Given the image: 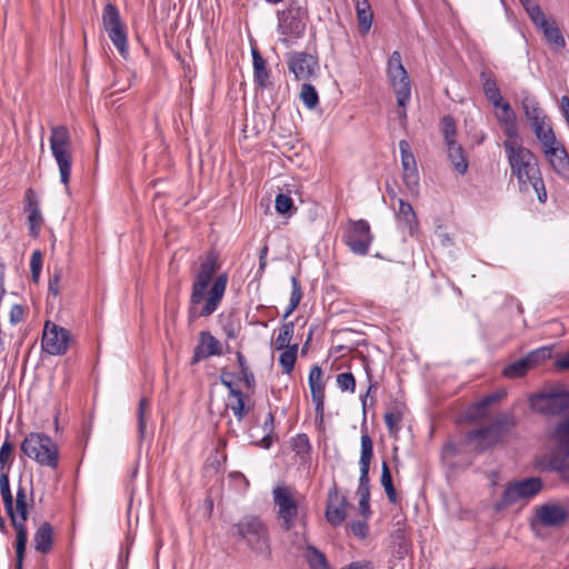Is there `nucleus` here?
Wrapping results in <instances>:
<instances>
[{"instance_id":"nucleus-36","label":"nucleus","mask_w":569,"mask_h":569,"mask_svg":"<svg viewBox=\"0 0 569 569\" xmlns=\"http://www.w3.org/2000/svg\"><path fill=\"white\" fill-rule=\"evenodd\" d=\"M531 369L526 357H522L503 368V376L509 379L523 377Z\"/></svg>"},{"instance_id":"nucleus-45","label":"nucleus","mask_w":569,"mask_h":569,"mask_svg":"<svg viewBox=\"0 0 569 569\" xmlns=\"http://www.w3.org/2000/svg\"><path fill=\"white\" fill-rule=\"evenodd\" d=\"M150 411V402L147 398H141L138 406V431L140 441L144 439L147 432V415Z\"/></svg>"},{"instance_id":"nucleus-9","label":"nucleus","mask_w":569,"mask_h":569,"mask_svg":"<svg viewBox=\"0 0 569 569\" xmlns=\"http://www.w3.org/2000/svg\"><path fill=\"white\" fill-rule=\"evenodd\" d=\"M543 488L539 477H530L518 481L509 482L500 498L493 506L496 511L512 506L521 500H529L536 497Z\"/></svg>"},{"instance_id":"nucleus-44","label":"nucleus","mask_w":569,"mask_h":569,"mask_svg":"<svg viewBox=\"0 0 569 569\" xmlns=\"http://www.w3.org/2000/svg\"><path fill=\"white\" fill-rule=\"evenodd\" d=\"M300 99L309 110L315 109L319 103V96L316 88L308 82L303 83L301 87Z\"/></svg>"},{"instance_id":"nucleus-16","label":"nucleus","mask_w":569,"mask_h":569,"mask_svg":"<svg viewBox=\"0 0 569 569\" xmlns=\"http://www.w3.org/2000/svg\"><path fill=\"white\" fill-rule=\"evenodd\" d=\"M288 68L293 73L296 80L309 81L315 78L319 70L317 56L305 51H293L288 53Z\"/></svg>"},{"instance_id":"nucleus-63","label":"nucleus","mask_w":569,"mask_h":569,"mask_svg":"<svg viewBox=\"0 0 569 569\" xmlns=\"http://www.w3.org/2000/svg\"><path fill=\"white\" fill-rule=\"evenodd\" d=\"M360 511L365 518L370 516V496H360L359 500Z\"/></svg>"},{"instance_id":"nucleus-47","label":"nucleus","mask_w":569,"mask_h":569,"mask_svg":"<svg viewBox=\"0 0 569 569\" xmlns=\"http://www.w3.org/2000/svg\"><path fill=\"white\" fill-rule=\"evenodd\" d=\"M237 361L240 368L241 379L243 380L247 388H253L256 385L254 376L250 370L244 356L238 351L237 352Z\"/></svg>"},{"instance_id":"nucleus-57","label":"nucleus","mask_w":569,"mask_h":569,"mask_svg":"<svg viewBox=\"0 0 569 569\" xmlns=\"http://www.w3.org/2000/svg\"><path fill=\"white\" fill-rule=\"evenodd\" d=\"M500 399V395L499 393H491V395H488L486 397H483L482 399H480L479 401H477L472 409L475 411L478 412V415H482L483 411L490 406L492 405L493 402L498 401Z\"/></svg>"},{"instance_id":"nucleus-2","label":"nucleus","mask_w":569,"mask_h":569,"mask_svg":"<svg viewBox=\"0 0 569 569\" xmlns=\"http://www.w3.org/2000/svg\"><path fill=\"white\" fill-rule=\"evenodd\" d=\"M502 146L511 174L518 180L519 190L522 193L533 191L538 201L545 203L548 196L537 156L528 148L517 144L516 141L505 140Z\"/></svg>"},{"instance_id":"nucleus-23","label":"nucleus","mask_w":569,"mask_h":569,"mask_svg":"<svg viewBox=\"0 0 569 569\" xmlns=\"http://www.w3.org/2000/svg\"><path fill=\"white\" fill-rule=\"evenodd\" d=\"M220 341L209 331H201L199 335V343L196 346L191 359V363H198L211 356H220Z\"/></svg>"},{"instance_id":"nucleus-59","label":"nucleus","mask_w":569,"mask_h":569,"mask_svg":"<svg viewBox=\"0 0 569 569\" xmlns=\"http://www.w3.org/2000/svg\"><path fill=\"white\" fill-rule=\"evenodd\" d=\"M231 373L230 372H227V371H223L221 375H220V382L228 389L229 391V396H232L234 395L236 392H239L241 391L240 389L236 388L234 383L232 382L231 380Z\"/></svg>"},{"instance_id":"nucleus-26","label":"nucleus","mask_w":569,"mask_h":569,"mask_svg":"<svg viewBox=\"0 0 569 569\" xmlns=\"http://www.w3.org/2000/svg\"><path fill=\"white\" fill-rule=\"evenodd\" d=\"M521 107L530 124L547 119L537 99L527 90L521 91Z\"/></svg>"},{"instance_id":"nucleus-6","label":"nucleus","mask_w":569,"mask_h":569,"mask_svg":"<svg viewBox=\"0 0 569 569\" xmlns=\"http://www.w3.org/2000/svg\"><path fill=\"white\" fill-rule=\"evenodd\" d=\"M306 20L307 10L298 1H290L284 10L278 12L277 31L284 37L280 41L288 44L289 40L301 38Z\"/></svg>"},{"instance_id":"nucleus-43","label":"nucleus","mask_w":569,"mask_h":569,"mask_svg":"<svg viewBox=\"0 0 569 569\" xmlns=\"http://www.w3.org/2000/svg\"><path fill=\"white\" fill-rule=\"evenodd\" d=\"M381 486L383 487L386 495L391 503L397 502V492L392 483V477L389 466L386 461L382 462L381 467Z\"/></svg>"},{"instance_id":"nucleus-1","label":"nucleus","mask_w":569,"mask_h":569,"mask_svg":"<svg viewBox=\"0 0 569 569\" xmlns=\"http://www.w3.org/2000/svg\"><path fill=\"white\" fill-rule=\"evenodd\" d=\"M218 270V257L210 252L201 261L192 283L189 309L190 320L197 317H209L219 308L228 284V273L213 276Z\"/></svg>"},{"instance_id":"nucleus-54","label":"nucleus","mask_w":569,"mask_h":569,"mask_svg":"<svg viewBox=\"0 0 569 569\" xmlns=\"http://www.w3.org/2000/svg\"><path fill=\"white\" fill-rule=\"evenodd\" d=\"M337 386L341 391L355 392L356 380L351 372H342L337 376Z\"/></svg>"},{"instance_id":"nucleus-55","label":"nucleus","mask_w":569,"mask_h":569,"mask_svg":"<svg viewBox=\"0 0 569 569\" xmlns=\"http://www.w3.org/2000/svg\"><path fill=\"white\" fill-rule=\"evenodd\" d=\"M31 279L33 282H38L42 269V254L40 250H34L31 254L30 260Z\"/></svg>"},{"instance_id":"nucleus-58","label":"nucleus","mask_w":569,"mask_h":569,"mask_svg":"<svg viewBox=\"0 0 569 569\" xmlns=\"http://www.w3.org/2000/svg\"><path fill=\"white\" fill-rule=\"evenodd\" d=\"M553 438L558 443H569V419L556 427Z\"/></svg>"},{"instance_id":"nucleus-50","label":"nucleus","mask_w":569,"mask_h":569,"mask_svg":"<svg viewBox=\"0 0 569 569\" xmlns=\"http://www.w3.org/2000/svg\"><path fill=\"white\" fill-rule=\"evenodd\" d=\"M12 450L13 445L10 441V435L8 433L6 440L0 447V472L9 471L7 463L11 459Z\"/></svg>"},{"instance_id":"nucleus-48","label":"nucleus","mask_w":569,"mask_h":569,"mask_svg":"<svg viewBox=\"0 0 569 569\" xmlns=\"http://www.w3.org/2000/svg\"><path fill=\"white\" fill-rule=\"evenodd\" d=\"M385 423L388 428L390 436H397L400 430V422L402 420V413L399 410H391L383 416Z\"/></svg>"},{"instance_id":"nucleus-37","label":"nucleus","mask_w":569,"mask_h":569,"mask_svg":"<svg viewBox=\"0 0 569 569\" xmlns=\"http://www.w3.org/2000/svg\"><path fill=\"white\" fill-rule=\"evenodd\" d=\"M291 293H290V301L287 306L286 312L282 317V320H286L299 306L301 298H302V289L300 286V282L296 276L291 277Z\"/></svg>"},{"instance_id":"nucleus-53","label":"nucleus","mask_w":569,"mask_h":569,"mask_svg":"<svg viewBox=\"0 0 569 569\" xmlns=\"http://www.w3.org/2000/svg\"><path fill=\"white\" fill-rule=\"evenodd\" d=\"M526 12L528 13L530 20L533 22V24L538 28L542 27L548 22L549 20L546 18L541 7L536 2L531 7L526 9Z\"/></svg>"},{"instance_id":"nucleus-8","label":"nucleus","mask_w":569,"mask_h":569,"mask_svg":"<svg viewBox=\"0 0 569 569\" xmlns=\"http://www.w3.org/2000/svg\"><path fill=\"white\" fill-rule=\"evenodd\" d=\"M387 76L395 91L398 106L405 109L411 99V81L399 51H393L390 54L387 61Z\"/></svg>"},{"instance_id":"nucleus-28","label":"nucleus","mask_w":569,"mask_h":569,"mask_svg":"<svg viewBox=\"0 0 569 569\" xmlns=\"http://www.w3.org/2000/svg\"><path fill=\"white\" fill-rule=\"evenodd\" d=\"M446 146L448 159L452 167L458 173L465 174L468 171L469 162L462 146L457 141L450 142Z\"/></svg>"},{"instance_id":"nucleus-25","label":"nucleus","mask_w":569,"mask_h":569,"mask_svg":"<svg viewBox=\"0 0 569 569\" xmlns=\"http://www.w3.org/2000/svg\"><path fill=\"white\" fill-rule=\"evenodd\" d=\"M398 201L399 210L396 214L398 227L406 230L409 236H413L419 228L417 214L409 202L403 199H399Z\"/></svg>"},{"instance_id":"nucleus-20","label":"nucleus","mask_w":569,"mask_h":569,"mask_svg":"<svg viewBox=\"0 0 569 569\" xmlns=\"http://www.w3.org/2000/svg\"><path fill=\"white\" fill-rule=\"evenodd\" d=\"M347 517V501L340 496L337 486H333L328 492V502L326 506V519L333 526H340Z\"/></svg>"},{"instance_id":"nucleus-41","label":"nucleus","mask_w":569,"mask_h":569,"mask_svg":"<svg viewBox=\"0 0 569 569\" xmlns=\"http://www.w3.org/2000/svg\"><path fill=\"white\" fill-rule=\"evenodd\" d=\"M274 417L271 411L267 413V417L261 426L263 436L262 438L257 441V445L260 448L269 449L272 446V435L274 429Z\"/></svg>"},{"instance_id":"nucleus-38","label":"nucleus","mask_w":569,"mask_h":569,"mask_svg":"<svg viewBox=\"0 0 569 569\" xmlns=\"http://www.w3.org/2000/svg\"><path fill=\"white\" fill-rule=\"evenodd\" d=\"M298 343H293L291 347L282 349L279 356V363L282 367L284 373L289 375L295 368L298 352Z\"/></svg>"},{"instance_id":"nucleus-56","label":"nucleus","mask_w":569,"mask_h":569,"mask_svg":"<svg viewBox=\"0 0 569 569\" xmlns=\"http://www.w3.org/2000/svg\"><path fill=\"white\" fill-rule=\"evenodd\" d=\"M274 207L278 213H288L293 208V201L290 196L286 193H279L276 197Z\"/></svg>"},{"instance_id":"nucleus-24","label":"nucleus","mask_w":569,"mask_h":569,"mask_svg":"<svg viewBox=\"0 0 569 569\" xmlns=\"http://www.w3.org/2000/svg\"><path fill=\"white\" fill-rule=\"evenodd\" d=\"M496 108L500 110L497 112L496 117L498 122L503 127L505 133L508 137L507 140L515 141V139L518 138V122L513 109L510 103L505 100Z\"/></svg>"},{"instance_id":"nucleus-64","label":"nucleus","mask_w":569,"mask_h":569,"mask_svg":"<svg viewBox=\"0 0 569 569\" xmlns=\"http://www.w3.org/2000/svg\"><path fill=\"white\" fill-rule=\"evenodd\" d=\"M555 367L558 370H569V351L555 361Z\"/></svg>"},{"instance_id":"nucleus-13","label":"nucleus","mask_w":569,"mask_h":569,"mask_svg":"<svg viewBox=\"0 0 569 569\" xmlns=\"http://www.w3.org/2000/svg\"><path fill=\"white\" fill-rule=\"evenodd\" d=\"M509 426V418L498 419L492 423L471 430L467 433V441L473 445L477 452H482L499 442Z\"/></svg>"},{"instance_id":"nucleus-35","label":"nucleus","mask_w":569,"mask_h":569,"mask_svg":"<svg viewBox=\"0 0 569 569\" xmlns=\"http://www.w3.org/2000/svg\"><path fill=\"white\" fill-rule=\"evenodd\" d=\"M238 421H241L249 412L246 406V395L242 391L228 397V405Z\"/></svg>"},{"instance_id":"nucleus-62","label":"nucleus","mask_w":569,"mask_h":569,"mask_svg":"<svg viewBox=\"0 0 569 569\" xmlns=\"http://www.w3.org/2000/svg\"><path fill=\"white\" fill-rule=\"evenodd\" d=\"M23 319V308L20 305H13L10 310V321L16 325Z\"/></svg>"},{"instance_id":"nucleus-7","label":"nucleus","mask_w":569,"mask_h":569,"mask_svg":"<svg viewBox=\"0 0 569 569\" xmlns=\"http://www.w3.org/2000/svg\"><path fill=\"white\" fill-rule=\"evenodd\" d=\"M569 519V503L561 500H549L533 507L530 519L532 528H560Z\"/></svg>"},{"instance_id":"nucleus-31","label":"nucleus","mask_w":569,"mask_h":569,"mask_svg":"<svg viewBox=\"0 0 569 569\" xmlns=\"http://www.w3.org/2000/svg\"><path fill=\"white\" fill-rule=\"evenodd\" d=\"M356 13L357 20L359 24V29L362 34L369 32L372 21H373V12L371 10V6L368 0H357L356 3Z\"/></svg>"},{"instance_id":"nucleus-51","label":"nucleus","mask_w":569,"mask_h":569,"mask_svg":"<svg viewBox=\"0 0 569 569\" xmlns=\"http://www.w3.org/2000/svg\"><path fill=\"white\" fill-rule=\"evenodd\" d=\"M551 349L548 347H541L530 351L527 356H525L530 365V367H535L539 362L550 358Z\"/></svg>"},{"instance_id":"nucleus-11","label":"nucleus","mask_w":569,"mask_h":569,"mask_svg":"<svg viewBox=\"0 0 569 569\" xmlns=\"http://www.w3.org/2000/svg\"><path fill=\"white\" fill-rule=\"evenodd\" d=\"M530 408L543 416H557L569 410V391L551 390L530 396Z\"/></svg>"},{"instance_id":"nucleus-61","label":"nucleus","mask_w":569,"mask_h":569,"mask_svg":"<svg viewBox=\"0 0 569 569\" xmlns=\"http://www.w3.org/2000/svg\"><path fill=\"white\" fill-rule=\"evenodd\" d=\"M60 278H61V274L60 272H57L53 274L52 278H50L49 280V286H48V290H49V293H51L52 296H58L59 295V290H60Z\"/></svg>"},{"instance_id":"nucleus-3","label":"nucleus","mask_w":569,"mask_h":569,"mask_svg":"<svg viewBox=\"0 0 569 569\" xmlns=\"http://www.w3.org/2000/svg\"><path fill=\"white\" fill-rule=\"evenodd\" d=\"M234 535L257 556L271 559V539L266 523L257 516H243L232 526Z\"/></svg>"},{"instance_id":"nucleus-29","label":"nucleus","mask_w":569,"mask_h":569,"mask_svg":"<svg viewBox=\"0 0 569 569\" xmlns=\"http://www.w3.org/2000/svg\"><path fill=\"white\" fill-rule=\"evenodd\" d=\"M251 56L254 81L259 87L267 88L270 84V72L267 69L266 61L257 49H252Z\"/></svg>"},{"instance_id":"nucleus-18","label":"nucleus","mask_w":569,"mask_h":569,"mask_svg":"<svg viewBox=\"0 0 569 569\" xmlns=\"http://www.w3.org/2000/svg\"><path fill=\"white\" fill-rule=\"evenodd\" d=\"M22 476L19 478V483L16 492V499H12V516H8L16 529L17 536L20 530L28 533L26 521L28 520V493L27 488L22 486Z\"/></svg>"},{"instance_id":"nucleus-39","label":"nucleus","mask_w":569,"mask_h":569,"mask_svg":"<svg viewBox=\"0 0 569 569\" xmlns=\"http://www.w3.org/2000/svg\"><path fill=\"white\" fill-rule=\"evenodd\" d=\"M0 495L8 516H12V493L10 489L9 471L0 472Z\"/></svg>"},{"instance_id":"nucleus-10","label":"nucleus","mask_w":569,"mask_h":569,"mask_svg":"<svg viewBox=\"0 0 569 569\" xmlns=\"http://www.w3.org/2000/svg\"><path fill=\"white\" fill-rule=\"evenodd\" d=\"M102 26L119 53L123 58H127L129 53L127 30L123 22L121 21L118 8L110 2H108L103 8Z\"/></svg>"},{"instance_id":"nucleus-33","label":"nucleus","mask_w":569,"mask_h":569,"mask_svg":"<svg viewBox=\"0 0 569 569\" xmlns=\"http://www.w3.org/2000/svg\"><path fill=\"white\" fill-rule=\"evenodd\" d=\"M539 29H541L548 43H550L555 49H562L566 47L565 37L555 21H548Z\"/></svg>"},{"instance_id":"nucleus-15","label":"nucleus","mask_w":569,"mask_h":569,"mask_svg":"<svg viewBox=\"0 0 569 569\" xmlns=\"http://www.w3.org/2000/svg\"><path fill=\"white\" fill-rule=\"evenodd\" d=\"M71 340L69 330L57 326L50 321L44 323L42 335V349L49 355L60 356L67 352Z\"/></svg>"},{"instance_id":"nucleus-52","label":"nucleus","mask_w":569,"mask_h":569,"mask_svg":"<svg viewBox=\"0 0 569 569\" xmlns=\"http://www.w3.org/2000/svg\"><path fill=\"white\" fill-rule=\"evenodd\" d=\"M28 541V533H23L22 530H20L19 535L17 536V542H16V569H22V561L24 557L26 546Z\"/></svg>"},{"instance_id":"nucleus-46","label":"nucleus","mask_w":569,"mask_h":569,"mask_svg":"<svg viewBox=\"0 0 569 569\" xmlns=\"http://www.w3.org/2000/svg\"><path fill=\"white\" fill-rule=\"evenodd\" d=\"M440 126L446 144L456 142L457 127L455 119L451 116H445L440 121Z\"/></svg>"},{"instance_id":"nucleus-40","label":"nucleus","mask_w":569,"mask_h":569,"mask_svg":"<svg viewBox=\"0 0 569 569\" xmlns=\"http://www.w3.org/2000/svg\"><path fill=\"white\" fill-rule=\"evenodd\" d=\"M399 151L401 157L402 172L417 170L416 158L407 140L399 141Z\"/></svg>"},{"instance_id":"nucleus-27","label":"nucleus","mask_w":569,"mask_h":569,"mask_svg":"<svg viewBox=\"0 0 569 569\" xmlns=\"http://www.w3.org/2000/svg\"><path fill=\"white\" fill-rule=\"evenodd\" d=\"M34 549L41 553H48L52 548L53 528L49 522H43L33 536Z\"/></svg>"},{"instance_id":"nucleus-32","label":"nucleus","mask_w":569,"mask_h":569,"mask_svg":"<svg viewBox=\"0 0 569 569\" xmlns=\"http://www.w3.org/2000/svg\"><path fill=\"white\" fill-rule=\"evenodd\" d=\"M549 467L561 473L569 471V443H558L557 451L550 458Z\"/></svg>"},{"instance_id":"nucleus-4","label":"nucleus","mask_w":569,"mask_h":569,"mask_svg":"<svg viewBox=\"0 0 569 569\" xmlns=\"http://www.w3.org/2000/svg\"><path fill=\"white\" fill-rule=\"evenodd\" d=\"M21 452L40 467L56 470L59 466V448L54 440L43 432L28 433L20 445Z\"/></svg>"},{"instance_id":"nucleus-14","label":"nucleus","mask_w":569,"mask_h":569,"mask_svg":"<svg viewBox=\"0 0 569 569\" xmlns=\"http://www.w3.org/2000/svg\"><path fill=\"white\" fill-rule=\"evenodd\" d=\"M295 490L289 486H278L272 490L273 503L278 508V518L284 530L293 528L298 518V502L295 498Z\"/></svg>"},{"instance_id":"nucleus-21","label":"nucleus","mask_w":569,"mask_h":569,"mask_svg":"<svg viewBox=\"0 0 569 569\" xmlns=\"http://www.w3.org/2000/svg\"><path fill=\"white\" fill-rule=\"evenodd\" d=\"M308 381L315 403L316 419L322 421L325 411V387L322 385V370L318 365L311 367Z\"/></svg>"},{"instance_id":"nucleus-49","label":"nucleus","mask_w":569,"mask_h":569,"mask_svg":"<svg viewBox=\"0 0 569 569\" xmlns=\"http://www.w3.org/2000/svg\"><path fill=\"white\" fill-rule=\"evenodd\" d=\"M402 180L411 194H418L420 180L418 169L402 172Z\"/></svg>"},{"instance_id":"nucleus-42","label":"nucleus","mask_w":569,"mask_h":569,"mask_svg":"<svg viewBox=\"0 0 569 569\" xmlns=\"http://www.w3.org/2000/svg\"><path fill=\"white\" fill-rule=\"evenodd\" d=\"M295 332V323L293 321H287L282 325L278 337L276 338V349L282 350L284 348L291 347L290 341L293 337Z\"/></svg>"},{"instance_id":"nucleus-60","label":"nucleus","mask_w":569,"mask_h":569,"mask_svg":"<svg viewBox=\"0 0 569 569\" xmlns=\"http://www.w3.org/2000/svg\"><path fill=\"white\" fill-rule=\"evenodd\" d=\"M351 531L357 537L366 538L368 535V526L366 521H353L351 523Z\"/></svg>"},{"instance_id":"nucleus-12","label":"nucleus","mask_w":569,"mask_h":569,"mask_svg":"<svg viewBox=\"0 0 569 569\" xmlns=\"http://www.w3.org/2000/svg\"><path fill=\"white\" fill-rule=\"evenodd\" d=\"M342 241L353 254L366 256L373 241L369 222L365 219L350 220L345 230Z\"/></svg>"},{"instance_id":"nucleus-17","label":"nucleus","mask_w":569,"mask_h":569,"mask_svg":"<svg viewBox=\"0 0 569 569\" xmlns=\"http://www.w3.org/2000/svg\"><path fill=\"white\" fill-rule=\"evenodd\" d=\"M542 153L553 172L562 180L569 182V153L559 140L547 146Z\"/></svg>"},{"instance_id":"nucleus-22","label":"nucleus","mask_w":569,"mask_h":569,"mask_svg":"<svg viewBox=\"0 0 569 569\" xmlns=\"http://www.w3.org/2000/svg\"><path fill=\"white\" fill-rule=\"evenodd\" d=\"M24 210L28 213L29 234L36 238L39 236L43 219L36 192L31 188L27 189L24 192Z\"/></svg>"},{"instance_id":"nucleus-5","label":"nucleus","mask_w":569,"mask_h":569,"mask_svg":"<svg viewBox=\"0 0 569 569\" xmlns=\"http://www.w3.org/2000/svg\"><path fill=\"white\" fill-rule=\"evenodd\" d=\"M49 143L59 169L60 181L68 187L72 169V142L69 129L66 126L52 127Z\"/></svg>"},{"instance_id":"nucleus-30","label":"nucleus","mask_w":569,"mask_h":569,"mask_svg":"<svg viewBox=\"0 0 569 569\" xmlns=\"http://www.w3.org/2000/svg\"><path fill=\"white\" fill-rule=\"evenodd\" d=\"M530 126L532 128V131H533L536 138L540 142L542 150L545 148H547V146L555 143V141L558 140L553 132L552 127L547 121V119L531 123Z\"/></svg>"},{"instance_id":"nucleus-19","label":"nucleus","mask_w":569,"mask_h":569,"mask_svg":"<svg viewBox=\"0 0 569 569\" xmlns=\"http://www.w3.org/2000/svg\"><path fill=\"white\" fill-rule=\"evenodd\" d=\"M372 458V440L368 433L361 436V453H360V477L358 485L359 496H370V461Z\"/></svg>"},{"instance_id":"nucleus-34","label":"nucleus","mask_w":569,"mask_h":569,"mask_svg":"<svg viewBox=\"0 0 569 569\" xmlns=\"http://www.w3.org/2000/svg\"><path fill=\"white\" fill-rule=\"evenodd\" d=\"M480 78L486 98L492 103L493 107H498L503 98L500 93L496 80L486 72H481Z\"/></svg>"}]
</instances>
